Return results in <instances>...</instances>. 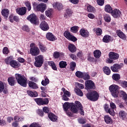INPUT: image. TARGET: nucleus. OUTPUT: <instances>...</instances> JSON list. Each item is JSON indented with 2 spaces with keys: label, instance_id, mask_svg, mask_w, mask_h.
<instances>
[{
  "label": "nucleus",
  "instance_id": "obj_39",
  "mask_svg": "<svg viewBox=\"0 0 127 127\" xmlns=\"http://www.w3.org/2000/svg\"><path fill=\"white\" fill-rule=\"evenodd\" d=\"M86 9L88 12H93L95 11V7L91 5H88L87 6Z\"/></svg>",
  "mask_w": 127,
  "mask_h": 127
},
{
  "label": "nucleus",
  "instance_id": "obj_64",
  "mask_svg": "<svg viewBox=\"0 0 127 127\" xmlns=\"http://www.w3.org/2000/svg\"><path fill=\"white\" fill-rule=\"evenodd\" d=\"M121 86L123 87V88H127V81H123L121 83Z\"/></svg>",
  "mask_w": 127,
  "mask_h": 127
},
{
  "label": "nucleus",
  "instance_id": "obj_30",
  "mask_svg": "<svg viewBox=\"0 0 127 127\" xmlns=\"http://www.w3.org/2000/svg\"><path fill=\"white\" fill-rule=\"evenodd\" d=\"M105 10L106 12H109V13H112L113 11V8L111 6V5L107 4L105 6Z\"/></svg>",
  "mask_w": 127,
  "mask_h": 127
},
{
  "label": "nucleus",
  "instance_id": "obj_8",
  "mask_svg": "<svg viewBox=\"0 0 127 127\" xmlns=\"http://www.w3.org/2000/svg\"><path fill=\"white\" fill-rule=\"evenodd\" d=\"M64 34V36H65L67 39H68V40H71V41H73V42L77 41L76 38L71 35L68 31H65Z\"/></svg>",
  "mask_w": 127,
  "mask_h": 127
},
{
  "label": "nucleus",
  "instance_id": "obj_60",
  "mask_svg": "<svg viewBox=\"0 0 127 127\" xmlns=\"http://www.w3.org/2000/svg\"><path fill=\"white\" fill-rule=\"evenodd\" d=\"M105 0H97V3L99 5H104Z\"/></svg>",
  "mask_w": 127,
  "mask_h": 127
},
{
  "label": "nucleus",
  "instance_id": "obj_15",
  "mask_svg": "<svg viewBox=\"0 0 127 127\" xmlns=\"http://www.w3.org/2000/svg\"><path fill=\"white\" fill-rule=\"evenodd\" d=\"M26 10H27L26 7H22L16 9V12L18 13L19 15H24V14L26 13Z\"/></svg>",
  "mask_w": 127,
  "mask_h": 127
},
{
  "label": "nucleus",
  "instance_id": "obj_36",
  "mask_svg": "<svg viewBox=\"0 0 127 127\" xmlns=\"http://www.w3.org/2000/svg\"><path fill=\"white\" fill-rule=\"evenodd\" d=\"M74 92L76 93V94H77L78 96H79L80 97H83V96H84L83 92H82L79 88H75Z\"/></svg>",
  "mask_w": 127,
  "mask_h": 127
},
{
  "label": "nucleus",
  "instance_id": "obj_25",
  "mask_svg": "<svg viewBox=\"0 0 127 127\" xmlns=\"http://www.w3.org/2000/svg\"><path fill=\"white\" fill-rule=\"evenodd\" d=\"M8 82L10 86H14V85L16 84V81H15L14 77H9L8 78Z\"/></svg>",
  "mask_w": 127,
  "mask_h": 127
},
{
  "label": "nucleus",
  "instance_id": "obj_46",
  "mask_svg": "<svg viewBox=\"0 0 127 127\" xmlns=\"http://www.w3.org/2000/svg\"><path fill=\"white\" fill-rule=\"evenodd\" d=\"M83 74H84V73H83L80 71H77L75 72V75L78 78H83Z\"/></svg>",
  "mask_w": 127,
  "mask_h": 127
},
{
  "label": "nucleus",
  "instance_id": "obj_5",
  "mask_svg": "<svg viewBox=\"0 0 127 127\" xmlns=\"http://www.w3.org/2000/svg\"><path fill=\"white\" fill-rule=\"evenodd\" d=\"M27 19L29 20L31 23L38 25L39 24V21L37 19V17L35 15V14L32 13L27 17Z\"/></svg>",
  "mask_w": 127,
  "mask_h": 127
},
{
  "label": "nucleus",
  "instance_id": "obj_44",
  "mask_svg": "<svg viewBox=\"0 0 127 127\" xmlns=\"http://www.w3.org/2000/svg\"><path fill=\"white\" fill-rule=\"evenodd\" d=\"M39 47L40 49V50L42 51V52H45L46 50H47V48L45 47L43 45L41 44H39Z\"/></svg>",
  "mask_w": 127,
  "mask_h": 127
},
{
  "label": "nucleus",
  "instance_id": "obj_7",
  "mask_svg": "<svg viewBox=\"0 0 127 127\" xmlns=\"http://www.w3.org/2000/svg\"><path fill=\"white\" fill-rule=\"evenodd\" d=\"M95 83L92 80H87L85 81V89L86 90H91V89H95Z\"/></svg>",
  "mask_w": 127,
  "mask_h": 127
},
{
  "label": "nucleus",
  "instance_id": "obj_43",
  "mask_svg": "<svg viewBox=\"0 0 127 127\" xmlns=\"http://www.w3.org/2000/svg\"><path fill=\"white\" fill-rule=\"evenodd\" d=\"M49 79L47 78L45 79V80H42L41 84L43 86H47L49 84Z\"/></svg>",
  "mask_w": 127,
  "mask_h": 127
},
{
  "label": "nucleus",
  "instance_id": "obj_63",
  "mask_svg": "<svg viewBox=\"0 0 127 127\" xmlns=\"http://www.w3.org/2000/svg\"><path fill=\"white\" fill-rule=\"evenodd\" d=\"M87 16L89 18H90V19H94V18H95V15L92 13H88Z\"/></svg>",
  "mask_w": 127,
  "mask_h": 127
},
{
  "label": "nucleus",
  "instance_id": "obj_24",
  "mask_svg": "<svg viewBox=\"0 0 127 127\" xmlns=\"http://www.w3.org/2000/svg\"><path fill=\"white\" fill-rule=\"evenodd\" d=\"M119 116L120 119H121V120H126V118H127V113H126V112L122 110L119 112Z\"/></svg>",
  "mask_w": 127,
  "mask_h": 127
},
{
  "label": "nucleus",
  "instance_id": "obj_19",
  "mask_svg": "<svg viewBox=\"0 0 127 127\" xmlns=\"http://www.w3.org/2000/svg\"><path fill=\"white\" fill-rule=\"evenodd\" d=\"M1 13L4 18L6 19L8 17V14H9V10L8 9H3L1 10Z\"/></svg>",
  "mask_w": 127,
  "mask_h": 127
},
{
  "label": "nucleus",
  "instance_id": "obj_27",
  "mask_svg": "<svg viewBox=\"0 0 127 127\" xmlns=\"http://www.w3.org/2000/svg\"><path fill=\"white\" fill-rule=\"evenodd\" d=\"M48 117L52 122H56L57 121V116L52 113H49Z\"/></svg>",
  "mask_w": 127,
  "mask_h": 127
},
{
  "label": "nucleus",
  "instance_id": "obj_21",
  "mask_svg": "<svg viewBox=\"0 0 127 127\" xmlns=\"http://www.w3.org/2000/svg\"><path fill=\"white\" fill-rule=\"evenodd\" d=\"M53 7L54 8H57L58 10H61L63 8V5L62 3L59 2H56L53 4Z\"/></svg>",
  "mask_w": 127,
  "mask_h": 127
},
{
  "label": "nucleus",
  "instance_id": "obj_13",
  "mask_svg": "<svg viewBox=\"0 0 127 127\" xmlns=\"http://www.w3.org/2000/svg\"><path fill=\"white\" fill-rule=\"evenodd\" d=\"M40 28L44 31H47L49 29V25L45 21H42L40 25Z\"/></svg>",
  "mask_w": 127,
  "mask_h": 127
},
{
  "label": "nucleus",
  "instance_id": "obj_23",
  "mask_svg": "<svg viewBox=\"0 0 127 127\" xmlns=\"http://www.w3.org/2000/svg\"><path fill=\"white\" fill-rule=\"evenodd\" d=\"M117 35L121 38V39H123V40H126V35L124 32H123L121 30H118L117 31Z\"/></svg>",
  "mask_w": 127,
  "mask_h": 127
},
{
  "label": "nucleus",
  "instance_id": "obj_32",
  "mask_svg": "<svg viewBox=\"0 0 127 127\" xmlns=\"http://www.w3.org/2000/svg\"><path fill=\"white\" fill-rule=\"evenodd\" d=\"M27 93L29 96L32 97L33 98H35V97H37L38 96L37 92H33L32 91L28 90Z\"/></svg>",
  "mask_w": 127,
  "mask_h": 127
},
{
  "label": "nucleus",
  "instance_id": "obj_62",
  "mask_svg": "<svg viewBox=\"0 0 127 127\" xmlns=\"http://www.w3.org/2000/svg\"><path fill=\"white\" fill-rule=\"evenodd\" d=\"M22 29L24 31H26L27 32H29V28H28V26H27V25H24V26H23Z\"/></svg>",
  "mask_w": 127,
  "mask_h": 127
},
{
  "label": "nucleus",
  "instance_id": "obj_37",
  "mask_svg": "<svg viewBox=\"0 0 127 127\" xmlns=\"http://www.w3.org/2000/svg\"><path fill=\"white\" fill-rule=\"evenodd\" d=\"M93 54L95 58H100L101 54H102V53H101V51H100V50H97L94 52Z\"/></svg>",
  "mask_w": 127,
  "mask_h": 127
},
{
  "label": "nucleus",
  "instance_id": "obj_61",
  "mask_svg": "<svg viewBox=\"0 0 127 127\" xmlns=\"http://www.w3.org/2000/svg\"><path fill=\"white\" fill-rule=\"evenodd\" d=\"M59 56H60V54L59 53V52H55L54 53V57L56 59H57V58H59Z\"/></svg>",
  "mask_w": 127,
  "mask_h": 127
},
{
  "label": "nucleus",
  "instance_id": "obj_18",
  "mask_svg": "<svg viewBox=\"0 0 127 127\" xmlns=\"http://www.w3.org/2000/svg\"><path fill=\"white\" fill-rule=\"evenodd\" d=\"M121 68V65L119 64H114L113 66H111L112 71L115 73H118V72H119V70H120Z\"/></svg>",
  "mask_w": 127,
  "mask_h": 127
},
{
  "label": "nucleus",
  "instance_id": "obj_47",
  "mask_svg": "<svg viewBox=\"0 0 127 127\" xmlns=\"http://www.w3.org/2000/svg\"><path fill=\"white\" fill-rule=\"evenodd\" d=\"M78 29H79V27L77 26L72 27L70 28L71 32H73V33L77 32V31H78Z\"/></svg>",
  "mask_w": 127,
  "mask_h": 127
},
{
  "label": "nucleus",
  "instance_id": "obj_29",
  "mask_svg": "<svg viewBox=\"0 0 127 127\" xmlns=\"http://www.w3.org/2000/svg\"><path fill=\"white\" fill-rule=\"evenodd\" d=\"M28 84L29 86L30 87V88H31V89H38V86H37V84L35 82H33L32 81H29Z\"/></svg>",
  "mask_w": 127,
  "mask_h": 127
},
{
  "label": "nucleus",
  "instance_id": "obj_2",
  "mask_svg": "<svg viewBox=\"0 0 127 127\" xmlns=\"http://www.w3.org/2000/svg\"><path fill=\"white\" fill-rule=\"evenodd\" d=\"M63 107L64 110L65 112H67L69 107H71V111L72 113H74V114H77L78 113V109H77V108H76V106H75V105L73 103L65 102L64 104Z\"/></svg>",
  "mask_w": 127,
  "mask_h": 127
},
{
  "label": "nucleus",
  "instance_id": "obj_56",
  "mask_svg": "<svg viewBox=\"0 0 127 127\" xmlns=\"http://www.w3.org/2000/svg\"><path fill=\"white\" fill-rule=\"evenodd\" d=\"M2 52L3 54H8V53H9V51L8 50V48H7V47H4L3 49Z\"/></svg>",
  "mask_w": 127,
  "mask_h": 127
},
{
  "label": "nucleus",
  "instance_id": "obj_49",
  "mask_svg": "<svg viewBox=\"0 0 127 127\" xmlns=\"http://www.w3.org/2000/svg\"><path fill=\"white\" fill-rule=\"evenodd\" d=\"M82 78L84 79V80H89V79H90V75L89 74L86 72H84Z\"/></svg>",
  "mask_w": 127,
  "mask_h": 127
},
{
  "label": "nucleus",
  "instance_id": "obj_57",
  "mask_svg": "<svg viewBox=\"0 0 127 127\" xmlns=\"http://www.w3.org/2000/svg\"><path fill=\"white\" fill-rule=\"evenodd\" d=\"M78 122L79 124L84 125V124H86V119L80 118L78 119Z\"/></svg>",
  "mask_w": 127,
  "mask_h": 127
},
{
  "label": "nucleus",
  "instance_id": "obj_4",
  "mask_svg": "<svg viewBox=\"0 0 127 127\" xmlns=\"http://www.w3.org/2000/svg\"><path fill=\"white\" fill-rule=\"evenodd\" d=\"M86 97L90 101L96 102V101H98V99H99V94H98L97 91H93L90 93H87Z\"/></svg>",
  "mask_w": 127,
  "mask_h": 127
},
{
  "label": "nucleus",
  "instance_id": "obj_48",
  "mask_svg": "<svg viewBox=\"0 0 127 127\" xmlns=\"http://www.w3.org/2000/svg\"><path fill=\"white\" fill-rule=\"evenodd\" d=\"M110 106L111 108V110H117V105H116V104L114 103V102H111L110 103Z\"/></svg>",
  "mask_w": 127,
  "mask_h": 127
},
{
  "label": "nucleus",
  "instance_id": "obj_35",
  "mask_svg": "<svg viewBox=\"0 0 127 127\" xmlns=\"http://www.w3.org/2000/svg\"><path fill=\"white\" fill-rule=\"evenodd\" d=\"M103 42H105V43H108L111 41V37L110 35H106L104 36L103 39Z\"/></svg>",
  "mask_w": 127,
  "mask_h": 127
},
{
  "label": "nucleus",
  "instance_id": "obj_26",
  "mask_svg": "<svg viewBox=\"0 0 127 127\" xmlns=\"http://www.w3.org/2000/svg\"><path fill=\"white\" fill-rule=\"evenodd\" d=\"M104 119L106 124H109L110 125L113 124V120L109 115L105 116Z\"/></svg>",
  "mask_w": 127,
  "mask_h": 127
},
{
  "label": "nucleus",
  "instance_id": "obj_28",
  "mask_svg": "<svg viewBox=\"0 0 127 127\" xmlns=\"http://www.w3.org/2000/svg\"><path fill=\"white\" fill-rule=\"evenodd\" d=\"M68 50H69V51L71 52V53H74V52H76V47L75 46V45H74V44H70L68 45Z\"/></svg>",
  "mask_w": 127,
  "mask_h": 127
},
{
  "label": "nucleus",
  "instance_id": "obj_1",
  "mask_svg": "<svg viewBox=\"0 0 127 127\" xmlns=\"http://www.w3.org/2000/svg\"><path fill=\"white\" fill-rule=\"evenodd\" d=\"M15 77L18 84L24 87L27 86V78L24 75L16 73Z\"/></svg>",
  "mask_w": 127,
  "mask_h": 127
},
{
  "label": "nucleus",
  "instance_id": "obj_58",
  "mask_svg": "<svg viewBox=\"0 0 127 127\" xmlns=\"http://www.w3.org/2000/svg\"><path fill=\"white\" fill-rule=\"evenodd\" d=\"M37 114H38L39 116H40V117H43L44 116L43 111H42V110H41L40 109H38L37 111Z\"/></svg>",
  "mask_w": 127,
  "mask_h": 127
},
{
  "label": "nucleus",
  "instance_id": "obj_6",
  "mask_svg": "<svg viewBox=\"0 0 127 127\" xmlns=\"http://www.w3.org/2000/svg\"><path fill=\"white\" fill-rule=\"evenodd\" d=\"M35 60L34 65L36 67H41L42 64H43V62H44L43 60V56L41 55L35 57Z\"/></svg>",
  "mask_w": 127,
  "mask_h": 127
},
{
  "label": "nucleus",
  "instance_id": "obj_12",
  "mask_svg": "<svg viewBox=\"0 0 127 127\" xmlns=\"http://www.w3.org/2000/svg\"><path fill=\"white\" fill-rule=\"evenodd\" d=\"M104 109L106 113H108L109 114H110V115H111V116H112L113 117L115 116V115H116L115 113V110L111 109V108L109 107V105L108 104L105 105Z\"/></svg>",
  "mask_w": 127,
  "mask_h": 127
},
{
  "label": "nucleus",
  "instance_id": "obj_20",
  "mask_svg": "<svg viewBox=\"0 0 127 127\" xmlns=\"http://www.w3.org/2000/svg\"><path fill=\"white\" fill-rule=\"evenodd\" d=\"M72 14L73 11L71 9H67L64 13V17L65 18H68V17L72 16Z\"/></svg>",
  "mask_w": 127,
  "mask_h": 127
},
{
  "label": "nucleus",
  "instance_id": "obj_34",
  "mask_svg": "<svg viewBox=\"0 0 127 127\" xmlns=\"http://www.w3.org/2000/svg\"><path fill=\"white\" fill-rule=\"evenodd\" d=\"M53 12V10L51 8L47 9L45 11V14L47 17H51V15H52V13Z\"/></svg>",
  "mask_w": 127,
  "mask_h": 127
},
{
  "label": "nucleus",
  "instance_id": "obj_10",
  "mask_svg": "<svg viewBox=\"0 0 127 127\" xmlns=\"http://www.w3.org/2000/svg\"><path fill=\"white\" fill-rule=\"evenodd\" d=\"M30 53L32 56H37V55H39V53H40V51L39 49L37 47H34V48H31L30 50Z\"/></svg>",
  "mask_w": 127,
  "mask_h": 127
},
{
  "label": "nucleus",
  "instance_id": "obj_50",
  "mask_svg": "<svg viewBox=\"0 0 127 127\" xmlns=\"http://www.w3.org/2000/svg\"><path fill=\"white\" fill-rule=\"evenodd\" d=\"M4 90V83L2 81H0V93H2Z\"/></svg>",
  "mask_w": 127,
  "mask_h": 127
},
{
  "label": "nucleus",
  "instance_id": "obj_54",
  "mask_svg": "<svg viewBox=\"0 0 127 127\" xmlns=\"http://www.w3.org/2000/svg\"><path fill=\"white\" fill-rule=\"evenodd\" d=\"M104 20L106 22H110L111 21V17H110V15L106 14L104 16Z\"/></svg>",
  "mask_w": 127,
  "mask_h": 127
},
{
  "label": "nucleus",
  "instance_id": "obj_31",
  "mask_svg": "<svg viewBox=\"0 0 127 127\" xmlns=\"http://www.w3.org/2000/svg\"><path fill=\"white\" fill-rule=\"evenodd\" d=\"M103 72L106 75H110L111 74V69L108 66H104L103 68Z\"/></svg>",
  "mask_w": 127,
  "mask_h": 127
},
{
  "label": "nucleus",
  "instance_id": "obj_59",
  "mask_svg": "<svg viewBox=\"0 0 127 127\" xmlns=\"http://www.w3.org/2000/svg\"><path fill=\"white\" fill-rule=\"evenodd\" d=\"M41 126L37 123H33L30 125V127H40Z\"/></svg>",
  "mask_w": 127,
  "mask_h": 127
},
{
  "label": "nucleus",
  "instance_id": "obj_52",
  "mask_svg": "<svg viewBox=\"0 0 127 127\" xmlns=\"http://www.w3.org/2000/svg\"><path fill=\"white\" fill-rule=\"evenodd\" d=\"M102 33H103V31H102V29L100 28H97L96 29V33L97 35H101Z\"/></svg>",
  "mask_w": 127,
  "mask_h": 127
},
{
  "label": "nucleus",
  "instance_id": "obj_55",
  "mask_svg": "<svg viewBox=\"0 0 127 127\" xmlns=\"http://www.w3.org/2000/svg\"><path fill=\"white\" fill-rule=\"evenodd\" d=\"M48 103H49V100L48 98L42 99V104L43 105H48Z\"/></svg>",
  "mask_w": 127,
  "mask_h": 127
},
{
  "label": "nucleus",
  "instance_id": "obj_33",
  "mask_svg": "<svg viewBox=\"0 0 127 127\" xmlns=\"http://www.w3.org/2000/svg\"><path fill=\"white\" fill-rule=\"evenodd\" d=\"M10 66H11L13 68H18V63L16 61L12 60L11 61L10 64Z\"/></svg>",
  "mask_w": 127,
  "mask_h": 127
},
{
  "label": "nucleus",
  "instance_id": "obj_41",
  "mask_svg": "<svg viewBox=\"0 0 127 127\" xmlns=\"http://www.w3.org/2000/svg\"><path fill=\"white\" fill-rule=\"evenodd\" d=\"M13 57L12 56H10L9 57H7V58H6L4 60L5 63H6V64H10V62H11V61H12V59Z\"/></svg>",
  "mask_w": 127,
  "mask_h": 127
},
{
  "label": "nucleus",
  "instance_id": "obj_45",
  "mask_svg": "<svg viewBox=\"0 0 127 127\" xmlns=\"http://www.w3.org/2000/svg\"><path fill=\"white\" fill-rule=\"evenodd\" d=\"M35 101L37 103V105H39V106H43L42 98H36L35 99Z\"/></svg>",
  "mask_w": 127,
  "mask_h": 127
},
{
  "label": "nucleus",
  "instance_id": "obj_53",
  "mask_svg": "<svg viewBox=\"0 0 127 127\" xmlns=\"http://www.w3.org/2000/svg\"><path fill=\"white\" fill-rule=\"evenodd\" d=\"M70 69L72 71H74L75 70V68L76 67V63L72 62L70 63Z\"/></svg>",
  "mask_w": 127,
  "mask_h": 127
},
{
  "label": "nucleus",
  "instance_id": "obj_16",
  "mask_svg": "<svg viewBox=\"0 0 127 127\" xmlns=\"http://www.w3.org/2000/svg\"><path fill=\"white\" fill-rule=\"evenodd\" d=\"M109 57L110 59H112L113 60H118L120 57V56L114 52H111L109 54Z\"/></svg>",
  "mask_w": 127,
  "mask_h": 127
},
{
  "label": "nucleus",
  "instance_id": "obj_38",
  "mask_svg": "<svg viewBox=\"0 0 127 127\" xmlns=\"http://www.w3.org/2000/svg\"><path fill=\"white\" fill-rule=\"evenodd\" d=\"M112 78L115 81H119L121 79V75L118 73H115L113 75Z\"/></svg>",
  "mask_w": 127,
  "mask_h": 127
},
{
  "label": "nucleus",
  "instance_id": "obj_11",
  "mask_svg": "<svg viewBox=\"0 0 127 127\" xmlns=\"http://www.w3.org/2000/svg\"><path fill=\"white\" fill-rule=\"evenodd\" d=\"M37 11H41V12H44V11L47 8L46 4L41 3L39 4L36 7Z\"/></svg>",
  "mask_w": 127,
  "mask_h": 127
},
{
  "label": "nucleus",
  "instance_id": "obj_3",
  "mask_svg": "<svg viewBox=\"0 0 127 127\" xmlns=\"http://www.w3.org/2000/svg\"><path fill=\"white\" fill-rule=\"evenodd\" d=\"M119 86L116 84L111 85L109 87V91L111 92L112 96L114 98L119 97Z\"/></svg>",
  "mask_w": 127,
  "mask_h": 127
},
{
  "label": "nucleus",
  "instance_id": "obj_22",
  "mask_svg": "<svg viewBox=\"0 0 127 127\" xmlns=\"http://www.w3.org/2000/svg\"><path fill=\"white\" fill-rule=\"evenodd\" d=\"M80 34L83 37H88L89 36V32L87 30H85V29H81L80 30Z\"/></svg>",
  "mask_w": 127,
  "mask_h": 127
},
{
  "label": "nucleus",
  "instance_id": "obj_14",
  "mask_svg": "<svg viewBox=\"0 0 127 127\" xmlns=\"http://www.w3.org/2000/svg\"><path fill=\"white\" fill-rule=\"evenodd\" d=\"M111 14L115 17V18H118V17H120L122 15V12L120 11V10L118 9H115L114 10L111 12Z\"/></svg>",
  "mask_w": 127,
  "mask_h": 127
},
{
  "label": "nucleus",
  "instance_id": "obj_17",
  "mask_svg": "<svg viewBox=\"0 0 127 127\" xmlns=\"http://www.w3.org/2000/svg\"><path fill=\"white\" fill-rule=\"evenodd\" d=\"M46 38L50 40V41H55L57 40V38L52 34V33L49 32L46 34Z\"/></svg>",
  "mask_w": 127,
  "mask_h": 127
},
{
  "label": "nucleus",
  "instance_id": "obj_51",
  "mask_svg": "<svg viewBox=\"0 0 127 127\" xmlns=\"http://www.w3.org/2000/svg\"><path fill=\"white\" fill-rule=\"evenodd\" d=\"M49 65L52 67V68L53 69V70H57V67H56V65H55V64H54V62H49Z\"/></svg>",
  "mask_w": 127,
  "mask_h": 127
},
{
  "label": "nucleus",
  "instance_id": "obj_42",
  "mask_svg": "<svg viewBox=\"0 0 127 127\" xmlns=\"http://www.w3.org/2000/svg\"><path fill=\"white\" fill-rule=\"evenodd\" d=\"M60 68H66L67 66V63L64 61H61L59 63Z\"/></svg>",
  "mask_w": 127,
  "mask_h": 127
},
{
  "label": "nucleus",
  "instance_id": "obj_9",
  "mask_svg": "<svg viewBox=\"0 0 127 127\" xmlns=\"http://www.w3.org/2000/svg\"><path fill=\"white\" fill-rule=\"evenodd\" d=\"M75 104H74L75 108H76L78 112V109H79L80 112V115H82V116H84L85 115V113L84 112V110L83 109V106H82V104H81V103L79 101H75Z\"/></svg>",
  "mask_w": 127,
  "mask_h": 127
},
{
  "label": "nucleus",
  "instance_id": "obj_40",
  "mask_svg": "<svg viewBox=\"0 0 127 127\" xmlns=\"http://www.w3.org/2000/svg\"><path fill=\"white\" fill-rule=\"evenodd\" d=\"M25 4L27 7V10H28V11H30V10H31V3L30 2H29V1H26L25 2Z\"/></svg>",
  "mask_w": 127,
  "mask_h": 127
}]
</instances>
